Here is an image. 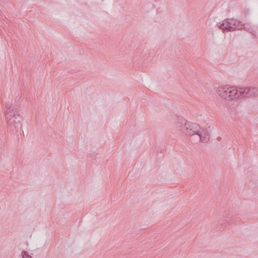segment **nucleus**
<instances>
[{"mask_svg":"<svg viewBox=\"0 0 258 258\" xmlns=\"http://www.w3.org/2000/svg\"><path fill=\"white\" fill-rule=\"evenodd\" d=\"M7 119L8 125L13 131H17L19 128H21L22 124L21 122L22 120V117L19 114L9 117Z\"/></svg>","mask_w":258,"mask_h":258,"instance_id":"7ed1b4c3","label":"nucleus"},{"mask_svg":"<svg viewBox=\"0 0 258 258\" xmlns=\"http://www.w3.org/2000/svg\"><path fill=\"white\" fill-rule=\"evenodd\" d=\"M5 112L7 118H9V117L17 114L18 113L17 109L14 105H11L9 103L6 104Z\"/></svg>","mask_w":258,"mask_h":258,"instance_id":"423d86ee","label":"nucleus"},{"mask_svg":"<svg viewBox=\"0 0 258 258\" xmlns=\"http://www.w3.org/2000/svg\"><path fill=\"white\" fill-rule=\"evenodd\" d=\"M239 95L240 99L243 98H249L258 95V89L255 88H239Z\"/></svg>","mask_w":258,"mask_h":258,"instance_id":"20e7f679","label":"nucleus"},{"mask_svg":"<svg viewBox=\"0 0 258 258\" xmlns=\"http://www.w3.org/2000/svg\"><path fill=\"white\" fill-rule=\"evenodd\" d=\"M239 89L228 85H221L216 89V93L221 98L228 101H232L234 99H240L239 95Z\"/></svg>","mask_w":258,"mask_h":258,"instance_id":"f03ea898","label":"nucleus"},{"mask_svg":"<svg viewBox=\"0 0 258 258\" xmlns=\"http://www.w3.org/2000/svg\"><path fill=\"white\" fill-rule=\"evenodd\" d=\"M234 21L230 19H226L222 22H219L218 24V27L223 30H226L227 31H232V24H233Z\"/></svg>","mask_w":258,"mask_h":258,"instance_id":"39448f33","label":"nucleus"},{"mask_svg":"<svg viewBox=\"0 0 258 258\" xmlns=\"http://www.w3.org/2000/svg\"><path fill=\"white\" fill-rule=\"evenodd\" d=\"M243 30H245L249 33H251L253 35H255L256 32L252 28V27L248 24H245V27H244V28Z\"/></svg>","mask_w":258,"mask_h":258,"instance_id":"1a4fd4ad","label":"nucleus"},{"mask_svg":"<svg viewBox=\"0 0 258 258\" xmlns=\"http://www.w3.org/2000/svg\"><path fill=\"white\" fill-rule=\"evenodd\" d=\"M175 127L178 132L189 137L197 135L201 130L199 124L188 121L182 117H178L175 123Z\"/></svg>","mask_w":258,"mask_h":258,"instance_id":"f257e3e1","label":"nucleus"},{"mask_svg":"<svg viewBox=\"0 0 258 258\" xmlns=\"http://www.w3.org/2000/svg\"><path fill=\"white\" fill-rule=\"evenodd\" d=\"M234 22L233 24H232V31H235L236 30H243L244 27H245V24L242 23L241 22L238 21L236 19H231Z\"/></svg>","mask_w":258,"mask_h":258,"instance_id":"6e6552de","label":"nucleus"},{"mask_svg":"<svg viewBox=\"0 0 258 258\" xmlns=\"http://www.w3.org/2000/svg\"><path fill=\"white\" fill-rule=\"evenodd\" d=\"M199 141L202 143H207L210 140V134L206 130H202L197 134Z\"/></svg>","mask_w":258,"mask_h":258,"instance_id":"0eeeda50","label":"nucleus"},{"mask_svg":"<svg viewBox=\"0 0 258 258\" xmlns=\"http://www.w3.org/2000/svg\"><path fill=\"white\" fill-rule=\"evenodd\" d=\"M21 256L22 258H25V257H27L28 258H32L31 256H30L26 251H23L21 253Z\"/></svg>","mask_w":258,"mask_h":258,"instance_id":"9d476101","label":"nucleus"}]
</instances>
